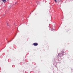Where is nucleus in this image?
I'll list each match as a JSON object with an SVG mask.
<instances>
[{
  "instance_id": "1",
  "label": "nucleus",
  "mask_w": 73,
  "mask_h": 73,
  "mask_svg": "<svg viewBox=\"0 0 73 73\" xmlns=\"http://www.w3.org/2000/svg\"><path fill=\"white\" fill-rule=\"evenodd\" d=\"M33 45L34 46H37V45H38V43H34L33 44Z\"/></svg>"
},
{
  "instance_id": "2",
  "label": "nucleus",
  "mask_w": 73,
  "mask_h": 73,
  "mask_svg": "<svg viewBox=\"0 0 73 73\" xmlns=\"http://www.w3.org/2000/svg\"><path fill=\"white\" fill-rule=\"evenodd\" d=\"M2 1L3 3H5L6 2V0H2Z\"/></svg>"
},
{
  "instance_id": "3",
  "label": "nucleus",
  "mask_w": 73,
  "mask_h": 73,
  "mask_svg": "<svg viewBox=\"0 0 73 73\" xmlns=\"http://www.w3.org/2000/svg\"><path fill=\"white\" fill-rule=\"evenodd\" d=\"M54 1L56 3H57V1L56 0H54Z\"/></svg>"
},
{
  "instance_id": "4",
  "label": "nucleus",
  "mask_w": 73,
  "mask_h": 73,
  "mask_svg": "<svg viewBox=\"0 0 73 73\" xmlns=\"http://www.w3.org/2000/svg\"><path fill=\"white\" fill-rule=\"evenodd\" d=\"M7 26H8V27L9 26V25H8V23L7 24Z\"/></svg>"
},
{
  "instance_id": "5",
  "label": "nucleus",
  "mask_w": 73,
  "mask_h": 73,
  "mask_svg": "<svg viewBox=\"0 0 73 73\" xmlns=\"http://www.w3.org/2000/svg\"><path fill=\"white\" fill-rule=\"evenodd\" d=\"M35 15H36V14H35Z\"/></svg>"
},
{
  "instance_id": "6",
  "label": "nucleus",
  "mask_w": 73,
  "mask_h": 73,
  "mask_svg": "<svg viewBox=\"0 0 73 73\" xmlns=\"http://www.w3.org/2000/svg\"><path fill=\"white\" fill-rule=\"evenodd\" d=\"M59 54H59L58 55H59Z\"/></svg>"
},
{
  "instance_id": "7",
  "label": "nucleus",
  "mask_w": 73,
  "mask_h": 73,
  "mask_svg": "<svg viewBox=\"0 0 73 73\" xmlns=\"http://www.w3.org/2000/svg\"><path fill=\"white\" fill-rule=\"evenodd\" d=\"M8 27H9V26Z\"/></svg>"
}]
</instances>
